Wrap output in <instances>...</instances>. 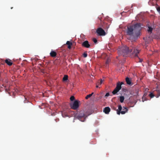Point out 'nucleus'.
Here are the masks:
<instances>
[{"label": "nucleus", "mask_w": 160, "mask_h": 160, "mask_svg": "<svg viewBox=\"0 0 160 160\" xmlns=\"http://www.w3.org/2000/svg\"><path fill=\"white\" fill-rule=\"evenodd\" d=\"M124 99V96H122L120 97V101L121 102H123Z\"/></svg>", "instance_id": "2eb2a0df"}, {"label": "nucleus", "mask_w": 160, "mask_h": 160, "mask_svg": "<svg viewBox=\"0 0 160 160\" xmlns=\"http://www.w3.org/2000/svg\"><path fill=\"white\" fill-rule=\"evenodd\" d=\"M149 96L151 98H152L154 97L155 95L153 93L151 92L150 93V94H149Z\"/></svg>", "instance_id": "6ab92c4d"}, {"label": "nucleus", "mask_w": 160, "mask_h": 160, "mask_svg": "<svg viewBox=\"0 0 160 160\" xmlns=\"http://www.w3.org/2000/svg\"><path fill=\"white\" fill-rule=\"evenodd\" d=\"M123 71H124V69L122 68H121V69H120L119 70V71L120 72H123Z\"/></svg>", "instance_id": "7c9ffc66"}, {"label": "nucleus", "mask_w": 160, "mask_h": 160, "mask_svg": "<svg viewBox=\"0 0 160 160\" xmlns=\"http://www.w3.org/2000/svg\"><path fill=\"white\" fill-rule=\"evenodd\" d=\"M56 122H58L59 121V119L58 118H57L55 120Z\"/></svg>", "instance_id": "c9c22d12"}, {"label": "nucleus", "mask_w": 160, "mask_h": 160, "mask_svg": "<svg viewBox=\"0 0 160 160\" xmlns=\"http://www.w3.org/2000/svg\"><path fill=\"white\" fill-rule=\"evenodd\" d=\"M155 94L157 98H158L160 96V89L157 88L155 91Z\"/></svg>", "instance_id": "6e6552de"}, {"label": "nucleus", "mask_w": 160, "mask_h": 160, "mask_svg": "<svg viewBox=\"0 0 160 160\" xmlns=\"http://www.w3.org/2000/svg\"><path fill=\"white\" fill-rule=\"evenodd\" d=\"M50 55L52 57H54L56 56L57 53L55 51H52L50 53Z\"/></svg>", "instance_id": "9b49d317"}, {"label": "nucleus", "mask_w": 160, "mask_h": 160, "mask_svg": "<svg viewBox=\"0 0 160 160\" xmlns=\"http://www.w3.org/2000/svg\"><path fill=\"white\" fill-rule=\"evenodd\" d=\"M66 44L68 45V48L70 49L71 48V46L72 45V42L69 41H67L66 42Z\"/></svg>", "instance_id": "f8f14e48"}, {"label": "nucleus", "mask_w": 160, "mask_h": 160, "mask_svg": "<svg viewBox=\"0 0 160 160\" xmlns=\"http://www.w3.org/2000/svg\"><path fill=\"white\" fill-rule=\"evenodd\" d=\"M5 62L9 66H11L12 64V62H11V60L9 59H6Z\"/></svg>", "instance_id": "9d476101"}, {"label": "nucleus", "mask_w": 160, "mask_h": 160, "mask_svg": "<svg viewBox=\"0 0 160 160\" xmlns=\"http://www.w3.org/2000/svg\"><path fill=\"white\" fill-rule=\"evenodd\" d=\"M71 108L74 110L77 109L79 107V101L78 100H75L73 103L70 104Z\"/></svg>", "instance_id": "20e7f679"}, {"label": "nucleus", "mask_w": 160, "mask_h": 160, "mask_svg": "<svg viewBox=\"0 0 160 160\" xmlns=\"http://www.w3.org/2000/svg\"><path fill=\"white\" fill-rule=\"evenodd\" d=\"M83 57L84 58H86L87 57L88 55L86 52H84L83 53Z\"/></svg>", "instance_id": "393cba45"}, {"label": "nucleus", "mask_w": 160, "mask_h": 160, "mask_svg": "<svg viewBox=\"0 0 160 160\" xmlns=\"http://www.w3.org/2000/svg\"><path fill=\"white\" fill-rule=\"evenodd\" d=\"M142 60L140 59V62H142Z\"/></svg>", "instance_id": "4c0bfd02"}, {"label": "nucleus", "mask_w": 160, "mask_h": 160, "mask_svg": "<svg viewBox=\"0 0 160 160\" xmlns=\"http://www.w3.org/2000/svg\"><path fill=\"white\" fill-rule=\"evenodd\" d=\"M96 32L99 36H103L106 35V32L105 31L101 28H98Z\"/></svg>", "instance_id": "39448f33"}, {"label": "nucleus", "mask_w": 160, "mask_h": 160, "mask_svg": "<svg viewBox=\"0 0 160 160\" xmlns=\"http://www.w3.org/2000/svg\"><path fill=\"white\" fill-rule=\"evenodd\" d=\"M122 109V107L121 105H119L118 106V110H119V111H121Z\"/></svg>", "instance_id": "412c9836"}, {"label": "nucleus", "mask_w": 160, "mask_h": 160, "mask_svg": "<svg viewBox=\"0 0 160 160\" xmlns=\"http://www.w3.org/2000/svg\"><path fill=\"white\" fill-rule=\"evenodd\" d=\"M68 76L67 75H65L63 78L62 80H68Z\"/></svg>", "instance_id": "f3484780"}, {"label": "nucleus", "mask_w": 160, "mask_h": 160, "mask_svg": "<svg viewBox=\"0 0 160 160\" xmlns=\"http://www.w3.org/2000/svg\"><path fill=\"white\" fill-rule=\"evenodd\" d=\"M159 13V14H160V12Z\"/></svg>", "instance_id": "a19ab883"}, {"label": "nucleus", "mask_w": 160, "mask_h": 160, "mask_svg": "<svg viewBox=\"0 0 160 160\" xmlns=\"http://www.w3.org/2000/svg\"><path fill=\"white\" fill-rule=\"evenodd\" d=\"M117 113L118 115H120V113L123 114L125 113V112H124V111H119V110H117Z\"/></svg>", "instance_id": "ddd939ff"}, {"label": "nucleus", "mask_w": 160, "mask_h": 160, "mask_svg": "<svg viewBox=\"0 0 160 160\" xmlns=\"http://www.w3.org/2000/svg\"><path fill=\"white\" fill-rule=\"evenodd\" d=\"M126 81L127 83L128 84L130 85L132 83L131 81Z\"/></svg>", "instance_id": "bb28decb"}, {"label": "nucleus", "mask_w": 160, "mask_h": 160, "mask_svg": "<svg viewBox=\"0 0 160 160\" xmlns=\"http://www.w3.org/2000/svg\"><path fill=\"white\" fill-rule=\"evenodd\" d=\"M157 11L159 12H160V7L158 6L156 7Z\"/></svg>", "instance_id": "b1692460"}, {"label": "nucleus", "mask_w": 160, "mask_h": 160, "mask_svg": "<svg viewBox=\"0 0 160 160\" xmlns=\"http://www.w3.org/2000/svg\"><path fill=\"white\" fill-rule=\"evenodd\" d=\"M96 88H98V86H99V84H98V83H96Z\"/></svg>", "instance_id": "473e14b6"}, {"label": "nucleus", "mask_w": 160, "mask_h": 160, "mask_svg": "<svg viewBox=\"0 0 160 160\" xmlns=\"http://www.w3.org/2000/svg\"><path fill=\"white\" fill-rule=\"evenodd\" d=\"M99 80H102V79H99Z\"/></svg>", "instance_id": "ea45409f"}, {"label": "nucleus", "mask_w": 160, "mask_h": 160, "mask_svg": "<svg viewBox=\"0 0 160 160\" xmlns=\"http://www.w3.org/2000/svg\"><path fill=\"white\" fill-rule=\"evenodd\" d=\"M62 116L63 117H64V116H63V114L62 113Z\"/></svg>", "instance_id": "58836bf2"}, {"label": "nucleus", "mask_w": 160, "mask_h": 160, "mask_svg": "<svg viewBox=\"0 0 160 160\" xmlns=\"http://www.w3.org/2000/svg\"><path fill=\"white\" fill-rule=\"evenodd\" d=\"M133 78L131 77H127L125 78V80H131Z\"/></svg>", "instance_id": "a878e982"}, {"label": "nucleus", "mask_w": 160, "mask_h": 160, "mask_svg": "<svg viewBox=\"0 0 160 160\" xmlns=\"http://www.w3.org/2000/svg\"><path fill=\"white\" fill-rule=\"evenodd\" d=\"M75 99V97L74 96H72L70 98V100L71 101H73Z\"/></svg>", "instance_id": "5701e85b"}, {"label": "nucleus", "mask_w": 160, "mask_h": 160, "mask_svg": "<svg viewBox=\"0 0 160 160\" xmlns=\"http://www.w3.org/2000/svg\"><path fill=\"white\" fill-rule=\"evenodd\" d=\"M140 80H141L142 79H145V77H143L142 78H140Z\"/></svg>", "instance_id": "e433bc0d"}, {"label": "nucleus", "mask_w": 160, "mask_h": 160, "mask_svg": "<svg viewBox=\"0 0 160 160\" xmlns=\"http://www.w3.org/2000/svg\"><path fill=\"white\" fill-rule=\"evenodd\" d=\"M110 60L109 58H108L107 59V61H106V64H108V63L110 62Z\"/></svg>", "instance_id": "4be33fe9"}, {"label": "nucleus", "mask_w": 160, "mask_h": 160, "mask_svg": "<svg viewBox=\"0 0 160 160\" xmlns=\"http://www.w3.org/2000/svg\"><path fill=\"white\" fill-rule=\"evenodd\" d=\"M128 108L125 107H123L122 111H124V112H125V113L128 112Z\"/></svg>", "instance_id": "a211bd4d"}, {"label": "nucleus", "mask_w": 160, "mask_h": 160, "mask_svg": "<svg viewBox=\"0 0 160 160\" xmlns=\"http://www.w3.org/2000/svg\"><path fill=\"white\" fill-rule=\"evenodd\" d=\"M147 93H145L143 95V97H145L147 96Z\"/></svg>", "instance_id": "f704fd0d"}, {"label": "nucleus", "mask_w": 160, "mask_h": 160, "mask_svg": "<svg viewBox=\"0 0 160 160\" xmlns=\"http://www.w3.org/2000/svg\"><path fill=\"white\" fill-rule=\"evenodd\" d=\"M82 45L86 48H89L90 47V45L89 44L87 40L84 41L82 43Z\"/></svg>", "instance_id": "423d86ee"}, {"label": "nucleus", "mask_w": 160, "mask_h": 160, "mask_svg": "<svg viewBox=\"0 0 160 160\" xmlns=\"http://www.w3.org/2000/svg\"><path fill=\"white\" fill-rule=\"evenodd\" d=\"M140 23H137L134 25L127 27V34L131 36L138 38L140 35V31L141 29Z\"/></svg>", "instance_id": "f03ea898"}, {"label": "nucleus", "mask_w": 160, "mask_h": 160, "mask_svg": "<svg viewBox=\"0 0 160 160\" xmlns=\"http://www.w3.org/2000/svg\"><path fill=\"white\" fill-rule=\"evenodd\" d=\"M109 95H110V94H109V93L108 92V93H107L106 94V95H105V97H108V96H109Z\"/></svg>", "instance_id": "2f4dec72"}, {"label": "nucleus", "mask_w": 160, "mask_h": 160, "mask_svg": "<svg viewBox=\"0 0 160 160\" xmlns=\"http://www.w3.org/2000/svg\"><path fill=\"white\" fill-rule=\"evenodd\" d=\"M93 94V92H92L91 94H88L85 97V99H88L89 98H90V97L92 96V95Z\"/></svg>", "instance_id": "dca6fc26"}, {"label": "nucleus", "mask_w": 160, "mask_h": 160, "mask_svg": "<svg viewBox=\"0 0 160 160\" xmlns=\"http://www.w3.org/2000/svg\"><path fill=\"white\" fill-rule=\"evenodd\" d=\"M86 117L87 116H85L83 111H81L75 115V118L83 122L85 121Z\"/></svg>", "instance_id": "7ed1b4c3"}, {"label": "nucleus", "mask_w": 160, "mask_h": 160, "mask_svg": "<svg viewBox=\"0 0 160 160\" xmlns=\"http://www.w3.org/2000/svg\"><path fill=\"white\" fill-rule=\"evenodd\" d=\"M132 74L133 75L134 77H135V76L137 77L136 74L135 73V72H134V73H132Z\"/></svg>", "instance_id": "72a5a7b5"}, {"label": "nucleus", "mask_w": 160, "mask_h": 160, "mask_svg": "<svg viewBox=\"0 0 160 160\" xmlns=\"http://www.w3.org/2000/svg\"><path fill=\"white\" fill-rule=\"evenodd\" d=\"M119 91V90L115 88L114 90L112 91V93L113 94L115 95Z\"/></svg>", "instance_id": "4468645a"}, {"label": "nucleus", "mask_w": 160, "mask_h": 160, "mask_svg": "<svg viewBox=\"0 0 160 160\" xmlns=\"http://www.w3.org/2000/svg\"><path fill=\"white\" fill-rule=\"evenodd\" d=\"M111 109L108 107H105L103 109V112L106 114H109L110 111Z\"/></svg>", "instance_id": "0eeeda50"}, {"label": "nucleus", "mask_w": 160, "mask_h": 160, "mask_svg": "<svg viewBox=\"0 0 160 160\" xmlns=\"http://www.w3.org/2000/svg\"><path fill=\"white\" fill-rule=\"evenodd\" d=\"M92 40H93V41L95 43H96L97 42V39L95 38H93Z\"/></svg>", "instance_id": "c85d7f7f"}, {"label": "nucleus", "mask_w": 160, "mask_h": 160, "mask_svg": "<svg viewBox=\"0 0 160 160\" xmlns=\"http://www.w3.org/2000/svg\"><path fill=\"white\" fill-rule=\"evenodd\" d=\"M103 81H100L99 82H97L96 83H98L99 84V85H101L103 82Z\"/></svg>", "instance_id": "cd10ccee"}, {"label": "nucleus", "mask_w": 160, "mask_h": 160, "mask_svg": "<svg viewBox=\"0 0 160 160\" xmlns=\"http://www.w3.org/2000/svg\"><path fill=\"white\" fill-rule=\"evenodd\" d=\"M132 51V55L135 57H138V54L140 51L137 49L129 48L126 46H123L120 47L118 49V53L119 55H122L123 57H127L129 53Z\"/></svg>", "instance_id": "f257e3e1"}, {"label": "nucleus", "mask_w": 160, "mask_h": 160, "mask_svg": "<svg viewBox=\"0 0 160 160\" xmlns=\"http://www.w3.org/2000/svg\"><path fill=\"white\" fill-rule=\"evenodd\" d=\"M146 98L143 96L142 98V102H144L146 100Z\"/></svg>", "instance_id": "c756f323"}, {"label": "nucleus", "mask_w": 160, "mask_h": 160, "mask_svg": "<svg viewBox=\"0 0 160 160\" xmlns=\"http://www.w3.org/2000/svg\"><path fill=\"white\" fill-rule=\"evenodd\" d=\"M122 84H123V83L122 82H121V83H120V82H118L117 83L116 88L120 90L122 88L121 85Z\"/></svg>", "instance_id": "1a4fd4ad"}, {"label": "nucleus", "mask_w": 160, "mask_h": 160, "mask_svg": "<svg viewBox=\"0 0 160 160\" xmlns=\"http://www.w3.org/2000/svg\"><path fill=\"white\" fill-rule=\"evenodd\" d=\"M152 28L151 27H148V31L149 32H152Z\"/></svg>", "instance_id": "aec40b11"}]
</instances>
